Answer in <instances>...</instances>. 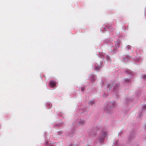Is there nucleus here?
<instances>
[{
  "label": "nucleus",
  "mask_w": 146,
  "mask_h": 146,
  "mask_svg": "<svg viewBox=\"0 0 146 146\" xmlns=\"http://www.w3.org/2000/svg\"><path fill=\"white\" fill-rule=\"evenodd\" d=\"M78 123L79 125H83L85 124L86 121L83 119H79L78 120Z\"/></svg>",
  "instance_id": "39448f33"
},
{
  "label": "nucleus",
  "mask_w": 146,
  "mask_h": 146,
  "mask_svg": "<svg viewBox=\"0 0 146 146\" xmlns=\"http://www.w3.org/2000/svg\"><path fill=\"white\" fill-rule=\"evenodd\" d=\"M119 86V84H117L114 87V89H116L117 87H118V86Z\"/></svg>",
  "instance_id": "2eb2a0df"
},
{
  "label": "nucleus",
  "mask_w": 146,
  "mask_h": 146,
  "mask_svg": "<svg viewBox=\"0 0 146 146\" xmlns=\"http://www.w3.org/2000/svg\"><path fill=\"white\" fill-rule=\"evenodd\" d=\"M94 76H93L92 77V81H94Z\"/></svg>",
  "instance_id": "6ab92c4d"
},
{
  "label": "nucleus",
  "mask_w": 146,
  "mask_h": 146,
  "mask_svg": "<svg viewBox=\"0 0 146 146\" xmlns=\"http://www.w3.org/2000/svg\"><path fill=\"white\" fill-rule=\"evenodd\" d=\"M79 112L80 113L82 114L85 111V110L84 109L83 110H80L79 111Z\"/></svg>",
  "instance_id": "9b49d317"
},
{
  "label": "nucleus",
  "mask_w": 146,
  "mask_h": 146,
  "mask_svg": "<svg viewBox=\"0 0 146 146\" xmlns=\"http://www.w3.org/2000/svg\"><path fill=\"white\" fill-rule=\"evenodd\" d=\"M95 101L94 100H92L90 101L89 102L88 104L92 106L93 104H95Z\"/></svg>",
  "instance_id": "6e6552de"
},
{
  "label": "nucleus",
  "mask_w": 146,
  "mask_h": 146,
  "mask_svg": "<svg viewBox=\"0 0 146 146\" xmlns=\"http://www.w3.org/2000/svg\"><path fill=\"white\" fill-rule=\"evenodd\" d=\"M100 69V67H96L95 68V69L96 71H98Z\"/></svg>",
  "instance_id": "4468645a"
},
{
  "label": "nucleus",
  "mask_w": 146,
  "mask_h": 146,
  "mask_svg": "<svg viewBox=\"0 0 146 146\" xmlns=\"http://www.w3.org/2000/svg\"><path fill=\"white\" fill-rule=\"evenodd\" d=\"M108 86H109V87H110V86H111V84H109Z\"/></svg>",
  "instance_id": "b1692460"
},
{
  "label": "nucleus",
  "mask_w": 146,
  "mask_h": 146,
  "mask_svg": "<svg viewBox=\"0 0 146 146\" xmlns=\"http://www.w3.org/2000/svg\"><path fill=\"white\" fill-rule=\"evenodd\" d=\"M48 146H53V145L51 144H49Z\"/></svg>",
  "instance_id": "5701e85b"
},
{
  "label": "nucleus",
  "mask_w": 146,
  "mask_h": 146,
  "mask_svg": "<svg viewBox=\"0 0 146 146\" xmlns=\"http://www.w3.org/2000/svg\"><path fill=\"white\" fill-rule=\"evenodd\" d=\"M143 78L144 79H146V75L144 76L143 77Z\"/></svg>",
  "instance_id": "f3484780"
},
{
  "label": "nucleus",
  "mask_w": 146,
  "mask_h": 146,
  "mask_svg": "<svg viewBox=\"0 0 146 146\" xmlns=\"http://www.w3.org/2000/svg\"><path fill=\"white\" fill-rule=\"evenodd\" d=\"M48 142L47 141H46V142L45 143L46 145H47L48 144Z\"/></svg>",
  "instance_id": "412c9836"
},
{
  "label": "nucleus",
  "mask_w": 146,
  "mask_h": 146,
  "mask_svg": "<svg viewBox=\"0 0 146 146\" xmlns=\"http://www.w3.org/2000/svg\"><path fill=\"white\" fill-rule=\"evenodd\" d=\"M71 130V131L69 133V136L70 137H72L73 136V134L75 130V128H73V129H72Z\"/></svg>",
  "instance_id": "423d86ee"
},
{
  "label": "nucleus",
  "mask_w": 146,
  "mask_h": 146,
  "mask_svg": "<svg viewBox=\"0 0 146 146\" xmlns=\"http://www.w3.org/2000/svg\"><path fill=\"white\" fill-rule=\"evenodd\" d=\"M144 128L146 129V124L145 125Z\"/></svg>",
  "instance_id": "4be33fe9"
},
{
  "label": "nucleus",
  "mask_w": 146,
  "mask_h": 146,
  "mask_svg": "<svg viewBox=\"0 0 146 146\" xmlns=\"http://www.w3.org/2000/svg\"><path fill=\"white\" fill-rule=\"evenodd\" d=\"M116 104L114 101L109 102L108 104L104 106V110L107 112H109L112 109L115 108L116 106Z\"/></svg>",
  "instance_id": "f257e3e1"
},
{
  "label": "nucleus",
  "mask_w": 146,
  "mask_h": 146,
  "mask_svg": "<svg viewBox=\"0 0 146 146\" xmlns=\"http://www.w3.org/2000/svg\"><path fill=\"white\" fill-rule=\"evenodd\" d=\"M113 146H119L118 140H116L115 142H114Z\"/></svg>",
  "instance_id": "0eeeda50"
},
{
  "label": "nucleus",
  "mask_w": 146,
  "mask_h": 146,
  "mask_svg": "<svg viewBox=\"0 0 146 146\" xmlns=\"http://www.w3.org/2000/svg\"><path fill=\"white\" fill-rule=\"evenodd\" d=\"M122 133V132L121 131L120 132L118 133V135H121V134Z\"/></svg>",
  "instance_id": "a211bd4d"
},
{
  "label": "nucleus",
  "mask_w": 146,
  "mask_h": 146,
  "mask_svg": "<svg viewBox=\"0 0 146 146\" xmlns=\"http://www.w3.org/2000/svg\"><path fill=\"white\" fill-rule=\"evenodd\" d=\"M58 135H60L62 133V131H60L58 132Z\"/></svg>",
  "instance_id": "dca6fc26"
},
{
  "label": "nucleus",
  "mask_w": 146,
  "mask_h": 146,
  "mask_svg": "<svg viewBox=\"0 0 146 146\" xmlns=\"http://www.w3.org/2000/svg\"><path fill=\"white\" fill-rule=\"evenodd\" d=\"M46 106L50 108L51 106V104L50 102H47L46 103Z\"/></svg>",
  "instance_id": "1a4fd4ad"
},
{
  "label": "nucleus",
  "mask_w": 146,
  "mask_h": 146,
  "mask_svg": "<svg viewBox=\"0 0 146 146\" xmlns=\"http://www.w3.org/2000/svg\"><path fill=\"white\" fill-rule=\"evenodd\" d=\"M146 111V105H144L142 106L141 112L139 111L138 113V117H140L142 113H144Z\"/></svg>",
  "instance_id": "7ed1b4c3"
},
{
  "label": "nucleus",
  "mask_w": 146,
  "mask_h": 146,
  "mask_svg": "<svg viewBox=\"0 0 146 146\" xmlns=\"http://www.w3.org/2000/svg\"><path fill=\"white\" fill-rule=\"evenodd\" d=\"M108 95V94L107 92H104L102 96L103 97H106Z\"/></svg>",
  "instance_id": "9d476101"
},
{
  "label": "nucleus",
  "mask_w": 146,
  "mask_h": 146,
  "mask_svg": "<svg viewBox=\"0 0 146 146\" xmlns=\"http://www.w3.org/2000/svg\"><path fill=\"white\" fill-rule=\"evenodd\" d=\"M130 81V80L128 79H125V81L126 83L129 82Z\"/></svg>",
  "instance_id": "ddd939ff"
},
{
  "label": "nucleus",
  "mask_w": 146,
  "mask_h": 146,
  "mask_svg": "<svg viewBox=\"0 0 146 146\" xmlns=\"http://www.w3.org/2000/svg\"><path fill=\"white\" fill-rule=\"evenodd\" d=\"M57 84V82L54 80H51L49 83V86L51 88L55 87Z\"/></svg>",
  "instance_id": "20e7f679"
},
{
  "label": "nucleus",
  "mask_w": 146,
  "mask_h": 146,
  "mask_svg": "<svg viewBox=\"0 0 146 146\" xmlns=\"http://www.w3.org/2000/svg\"><path fill=\"white\" fill-rule=\"evenodd\" d=\"M62 123H58V124H56V127H59L62 125Z\"/></svg>",
  "instance_id": "f8f14e48"
},
{
  "label": "nucleus",
  "mask_w": 146,
  "mask_h": 146,
  "mask_svg": "<svg viewBox=\"0 0 146 146\" xmlns=\"http://www.w3.org/2000/svg\"><path fill=\"white\" fill-rule=\"evenodd\" d=\"M84 90V88H82L81 89V90L82 91H83Z\"/></svg>",
  "instance_id": "aec40b11"
},
{
  "label": "nucleus",
  "mask_w": 146,
  "mask_h": 146,
  "mask_svg": "<svg viewBox=\"0 0 146 146\" xmlns=\"http://www.w3.org/2000/svg\"><path fill=\"white\" fill-rule=\"evenodd\" d=\"M102 136L100 137L98 139V142L101 143L103 142L105 140V137L107 135L106 132L102 131L101 132Z\"/></svg>",
  "instance_id": "f03ea898"
},
{
  "label": "nucleus",
  "mask_w": 146,
  "mask_h": 146,
  "mask_svg": "<svg viewBox=\"0 0 146 146\" xmlns=\"http://www.w3.org/2000/svg\"><path fill=\"white\" fill-rule=\"evenodd\" d=\"M91 133H93V131H92V132H91Z\"/></svg>",
  "instance_id": "393cba45"
}]
</instances>
